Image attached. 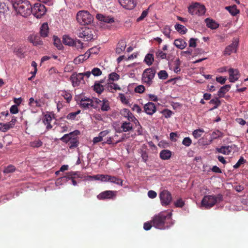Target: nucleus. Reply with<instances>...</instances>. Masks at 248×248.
Returning <instances> with one entry per match:
<instances>
[{
	"instance_id": "f257e3e1",
	"label": "nucleus",
	"mask_w": 248,
	"mask_h": 248,
	"mask_svg": "<svg viewBox=\"0 0 248 248\" xmlns=\"http://www.w3.org/2000/svg\"><path fill=\"white\" fill-rule=\"evenodd\" d=\"M13 7L17 14L27 17L31 13V6L27 0H13Z\"/></svg>"
},
{
	"instance_id": "f03ea898",
	"label": "nucleus",
	"mask_w": 248,
	"mask_h": 248,
	"mask_svg": "<svg viewBox=\"0 0 248 248\" xmlns=\"http://www.w3.org/2000/svg\"><path fill=\"white\" fill-rule=\"evenodd\" d=\"M171 213L160 212L155 215L153 218V226L158 229H165L170 226L168 224L167 220L171 219Z\"/></svg>"
},
{
	"instance_id": "7ed1b4c3",
	"label": "nucleus",
	"mask_w": 248,
	"mask_h": 248,
	"mask_svg": "<svg viewBox=\"0 0 248 248\" xmlns=\"http://www.w3.org/2000/svg\"><path fill=\"white\" fill-rule=\"evenodd\" d=\"M76 19L80 25H88L93 22V17L88 11L82 10L77 13Z\"/></svg>"
},
{
	"instance_id": "20e7f679",
	"label": "nucleus",
	"mask_w": 248,
	"mask_h": 248,
	"mask_svg": "<svg viewBox=\"0 0 248 248\" xmlns=\"http://www.w3.org/2000/svg\"><path fill=\"white\" fill-rule=\"evenodd\" d=\"M221 200V197L220 195L217 196L213 195L205 196L202 201V205L205 208H210Z\"/></svg>"
},
{
	"instance_id": "39448f33",
	"label": "nucleus",
	"mask_w": 248,
	"mask_h": 248,
	"mask_svg": "<svg viewBox=\"0 0 248 248\" xmlns=\"http://www.w3.org/2000/svg\"><path fill=\"white\" fill-rule=\"evenodd\" d=\"M206 9L204 5L195 3L188 7V12L192 15L202 16L205 13Z\"/></svg>"
},
{
	"instance_id": "423d86ee",
	"label": "nucleus",
	"mask_w": 248,
	"mask_h": 248,
	"mask_svg": "<svg viewBox=\"0 0 248 248\" xmlns=\"http://www.w3.org/2000/svg\"><path fill=\"white\" fill-rule=\"evenodd\" d=\"M78 33L79 37L83 38L86 41H90L93 37L92 30L86 27L81 28L78 31Z\"/></svg>"
},
{
	"instance_id": "0eeeda50",
	"label": "nucleus",
	"mask_w": 248,
	"mask_h": 248,
	"mask_svg": "<svg viewBox=\"0 0 248 248\" xmlns=\"http://www.w3.org/2000/svg\"><path fill=\"white\" fill-rule=\"evenodd\" d=\"M155 72L152 68L145 69L142 75V80L144 83L150 85L152 83V80L155 75Z\"/></svg>"
},
{
	"instance_id": "6e6552de",
	"label": "nucleus",
	"mask_w": 248,
	"mask_h": 248,
	"mask_svg": "<svg viewBox=\"0 0 248 248\" xmlns=\"http://www.w3.org/2000/svg\"><path fill=\"white\" fill-rule=\"evenodd\" d=\"M46 11V9L45 6L40 3H36L32 8L31 7V13L38 18L45 15Z\"/></svg>"
},
{
	"instance_id": "1a4fd4ad",
	"label": "nucleus",
	"mask_w": 248,
	"mask_h": 248,
	"mask_svg": "<svg viewBox=\"0 0 248 248\" xmlns=\"http://www.w3.org/2000/svg\"><path fill=\"white\" fill-rule=\"evenodd\" d=\"M159 198L162 206L170 204L172 201V196L170 193L166 190H163L160 193Z\"/></svg>"
},
{
	"instance_id": "9d476101",
	"label": "nucleus",
	"mask_w": 248,
	"mask_h": 248,
	"mask_svg": "<svg viewBox=\"0 0 248 248\" xmlns=\"http://www.w3.org/2000/svg\"><path fill=\"white\" fill-rule=\"evenodd\" d=\"M79 104L80 106L84 108H88L91 107L94 108L97 107L95 105L94 98L92 100L88 97H83L81 98Z\"/></svg>"
},
{
	"instance_id": "9b49d317",
	"label": "nucleus",
	"mask_w": 248,
	"mask_h": 248,
	"mask_svg": "<svg viewBox=\"0 0 248 248\" xmlns=\"http://www.w3.org/2000/svg\"><path fill=\"white\" fill-rule=\"evenodd\" d=\"M238 45V41L237 39L234 40L232 43L227 46L223 54L225 55H230L232 53H234L236 51L237 47Z\"/></svg>"
},
{
	"instance_id": "f8f14e48",
	"label": "nucleus",
	"mask_w": 248,
	"mask_h": 248,
	"mask_svg": "<svg viewBox=\"0 0 248 248\" xmlns=\"http://www.w3.org/2000/svg\"><path fill=\"white\" fill-rule=\"evenodd\" d=\"M95 105L98 107H100L102 111H107L110 109L109 104L108 100L103 99L101 100L97 98H94Z\"/></svg>"
},
{
	"instance_id": "ddd939ff",
	"label": "nucleus",
	"mask_w": 248,
	"mask_h": 248,
	"mask_svg": "<svg viewBox=\"0 0 248 248\" xmlns=\"http://www.w3.org/2000/svg\"><path fill=\"white\" fill-rule=\"evenodd\" d=\"M144 110L147 114L152 115L156 112V108L154 103L149 102L144 105Z\"/></svg>"
},
{
	"instance_id": "4468645a",
	"label": "nucleus",
	"mask_w": 248,
	"mask_h": 248,
	"mask_svg": "<svg viewBox=\"0 0 248 248\" xmlns=\"http://www.w3.org/2000/svg\"><path fill=\"white\" fill-rule=\"evenodd\" d=\"M228 72L229 74V79L231 82H234L239 79L240 74L237 69L230 68Z\"/></svg>"
},
{
	"instance_id": "2eb2a0df",
	"label": "nucleus",
	"mask_w": 248,
	"mask_h": 248,
	"mask_svg": "<svg viewBox=\"0 0 248 248\" xmlns=\"http://www.w3.org/2000/svg\"><path fill=\"white\" fill-rule=\"evenodd\" d=\"M120 4L124 8L132 9L134 8L136 3L134 0H118Z\"/></svg>"
},
{
	"instance_id": "dca6fc26",
	"label": "nucleus",
	"mask_w": 248,
	"mask_h": 248,
	"mask_svg": "<svg viewBox=\"0 0 248 248\" xmlns=\"http://www.w3.org/2000/svg\"><path fill=\"white\" fill-rule=\"evenodd\" d=\"M116 193L117 191H116L107 190L98 195L97 198L99 200L110 199L113 197L115 196Z\"/></svg>"
},
{
	"instance_id": "f3484780",
	"label": "nucleus",
	"mask_w": 248,
	"mask_h": 248,
	"mask_svg": "<svg viewBox=\"0 0 248 248\" xmlns=\"http://www.w3.org/2000/svg\"><path fill=\"white\" fill-rule=\"evenodd\" d=\"M13 6V0H1V13H5L9 11Z\"/></svg>"
},
{
	"instance_id": "a211bd4d",
	"label": "nucleus",
	"mask_w": 248,
	"mask_h": 248,
	"mask_svg": "<svg viewBox=\"0 0 248 248\" xmlns=\"http://www.w3.org/2000/svg\"><path fill=\"white\" fill-rule=\"evenodd\" d=\"M122 114L127 118L129 121L134 122L135 124L138 123L139 124V122L137 119L134 116L130 111L126 108H124L122 110Z\"/></svg>"
},
{
	"instance_id": "6ab92c4d",
	"label": "nucleus",
	"mask_w": 248,
	"mask_h": 248,
	"mask_svg": "<svg viewBox=\"0 0 248 248\" xmlns=\"http://www.w3.org/2000/svg\"><path fill=\"white\" fill-rule=\"evenodd\" d=\"M96 17L98 20L106 23H112L114 22V19L112 17L101 14H97Z\"/></svg>"
},
{
	"instance_id": "aec40b11",
	"label": "nucleus",
	"mask_w": 248,
	"mask_h": 248,
	"mask_svg": "<svg viewBox=\"0 0 248 248\" xmlns=\"http://www.w3.org/2000/svg\"><path fill=\"white\" fill-rule=\"evenodd\" d=\"M180 64L181 61L179 59H177L169 64V67L170 69L172 70L175 73H178L181 71Z\"/></svg>"
},
{
	"instance_id": "412c9836",
	"label": "nucleus",
	"mask_w": 248,
	"mask_h": 248,
	"mask_svg": "<svg viewBox=\"0 0 248 248\" xmlns=\"http://www.w3.org/2000/svg\"><path fill=\"white\" fill-rule=\"evenodd\" d=\"M79 133V131L75 130L69 133V134L64 135L61 138H60V140L64 142L68 143L70 140H71L72 138H74L75 136H78Z\"/></svg>"
},
{
	"instance_id": "4be33fe9",
	"label": "nucleus",
	"mask_w": 248,
	"mask_h": 248,
	"mask_svg": "<svg viewBox=\"0 0 248 248\" xmlns=\"http://www.w3.org/2000/svg\"><path fill=\"white\" fill-rule=\"evenodd\" d=\"M233 149L232 146H221L220 148H217L216 151L219 153L224 155H229Z\"/></svg>"
},
{
	"instance_id": "5701e85b",
	"label": "nucleus",
	"mask_w": 248,
	"mask_h": 248,
	"mask_svg": "<svg viewBox=\"0 0 248 248\" xmlns=\"http://www.w3.org/2000/svg\"><path fill=\"white\" fill-rule=\"evenodd\" d=\"M90 55L89 52H86L84 54L80 55L76 58L74 60V62L76 64L83 62L85 60L89 58Z\"/></svg>"
},
{
	"instance_id": "b1692460",
	"label": "nucleus",
	"mask_w": 248,
	"mask_h": 248,
	"mask_svg": "<svg viewBox=\"0 0 248 248\" xmlns=\"http://www.w3.org/2000/svg\"><path fill=\"white\" fill-rule=\"evenodd\" d=\"M49 32V28L47 23H44L40 30V35L43 37H46L47 36Z\"/></svg>"
},
{
	"instance_id": "393cba45",
	"label": "nucleus",
	"mask_w": 248,
	"mask_h": 248,
	"mask_svg": "<svg viewBox=\"0 0 248 248\" xmlns=\"http://www.w3.org/2000/svg\"><path fill=\"white\" fill-rule=\"evenodd\" d=\"M174 45L180 49H184L187 46V43L182 39H177L174 41Z\"/></svg>"
},
{
	"instance_id": "a878e982",
	"label": "nucleus",
	"mask_w": 248,
	"mask_h": 248,
	"mask_svg": "<svg viewBox=\"0 0 248 248\" xmlns=\"http://www.w3.org/2000/svg\"><path fill=\"white\" fill-rule=\"evenodd\" d=\"M77 173H78V172H69L68 173V177H62V178H61L59 179L57 181L56 184L57 185H58L59 184V183L61 182V181L63 179H66V180L68 178L70 179V178H72V184L74 186H76L77 184L76 181L73 179V176L77 175Z\"/></svg>"
},
{
	"instance_id": "bb28decb",
	"label": "nucleus",
	"mask_w": 248,
	"mask_h": 248,
	"mask_svg": "<svg viewBox=\"0 0 248 248\" xmlns=\"http://www.w3.org/2000/svg\"><path fill=\"white\" fill-rule=\"evenodd\" d=\"M52 120V117L50 114H46L43 119V122L47 129H50L52 128V126L50 124V123Z\"/></svg>"
},
{
	"instance_id": "cd10ccee",
	"label": "nucleus",
	"mask_w": 248,
	"mask_h": 248,
	"mask_svg": "<svg viewBox=\"0 0 248 248\" xmlns=\"http://www.w3.org/2000/svg\"><path fill=\"white\" fill-rule=\"evenodd\" d=\"M231 88L230 85H226L223 87H221L217 93V95L219 97H222L224 96V94L229 91Z\"/></svg>"
},
{
	"instance_id": "c85d7f7f",
	"label": "nucleus",
	"mask_w": 248,
	"mask_h": 248,
	"mask_svg": "<svg viewBox=\"0 0 248 248\" xmlns=\"http://www.w3.org/2000/svg\"><path fill=\"white\" fill-rule=\"evenodd\" d=\"M171 152L168 150H163L160 153V157L162 159L167 160L170 158Z\"/></svg>"
},
{
	"instance_id": "c756f323",
	"label": "nucleus",
	"mask_w": 248,
	"mask_h": 248,
	"mask_svg": "<svg viewBox=\"0 0 248 248\" xmlns=\"http://www.w3.org/2000/svg\"><path fill=\"white\" fill-rule=\"evenodd\" d=\"M108 182L116 184L120 186H123V181L122 179L115 176L109 175Z\"/></svg>"
},
{
	"instance_id": "7c9ffc66",
	"label": "nucleus",
	"mask_w": 248,
	"mask_h": 248,
	"mask_svg": "<svg viewBox=\"0 0 248 248\" xmlns=\"http://www.w3.org/2000/svg\"><path fill=\"white\" fill-rule=\"evenodd\" d=\"M205 22L207 27L212 29H217L218 27V24L212 19L207 18L205 20Z\"/></svg>"
},
{
	"instance_id": "2f4dec72",
	"label": "nucleus",
	"mask_w": 248,
	"mask_h": 248,
	"mask_svg": "<svg viewBox=\"0 0 248 248\" xmlns=\"http://www.w3.org/2000/svg\"><path fill=\"white\" fill-rule=\"evenodd\" d=\"M29 105L31 108H35L36 107H39L41 106L40 100H35L32 97L30 98Z\"/></svg>"
},
{
	"instance_id": "473e14b6",
	"label": "nucleus",
	"mask_w": 248,
	"mask_h": 248,
	"mask_svg": "<svg viewBox=\"0 0 248 248\" xmlns=\"http://www.w3.org/2000/svg\"><path fill=\"white\" fill-rule=\"evenodd\" d=\"M222 133L219 130H217L212 133L210 136V142H212L213 140L218 138L221 137Z\"/></svg>"
},
{
	"instance_id": "72a5a7b5",
	"label": "nucleus",
	"mask_w": 248,
	"mask_h": 248,
	"mask_svg": "<svg viewBox=\"0 0 248 248\" xmlns=\"http://www.w3.org/2000/svg\"><path fill=\"white\" fill-rule=\"evenodd\" d=\"M126 47V44L124 42L121 41L118 43V46L116 49V52L120 54L122 51H124Z\"/></svg>"
},
{
	"instance_id": "f704fd0d",
	"label": "nucleus",
	"mask_w": 248,
	"mask_h": 248,
	"mask_svg": "<svg viewBox=\"0 0 248 248\" xmlns=\"http://www.w3.org/2000/svg\"><path fill=\"white\" fill-rule=\"evenodd\" d=\"M175 29L182 34H185L187 31V29L183 25L179 24H177L175 25Z\"/></svg>"
},
{
	"instance_id": "c9c22d12",
	"label": "nucleus",
	"mask_w": 248,
	"mask_h": 248,
	"mask_svg": "<svg viewBox=\"0 0 248 248\" xmlns=\"http://www.w3.org/2000/svg\"><path fill=\"white\" fill-rule=\"evenodd\" d=\"M154 56L152 54H147L144 58V62L149 66L152 65L154 62Z\"/></svg>"
},
{
	"instance_id": "e433bc0d",
	"label": "nucleus",
	"mask_w": 248,
	"mask_h": 248,
	"mask_svg": "<svg viewBox=\"0 0 248 248\" xmlns=\"http://www.w3.org/2000/svg\"><path fill=\"white\" fill-rule=\"evenodd\" d=\"M121 128L124 132L129 131L132 128V125L129 122H124L123 123Z\"/></svg>"
},
{
	"instance_id": "4c0bfd02",
	"label": "nucleus",
	"mask_w": 248,
	"mask_h": 248,
	"mask_svg": "<svg viewBox=\"0 0 248 248\" xmlns=\"http://www.w3.org/2000/svg\"><path fill=\"white\" fill-rule=\"evenodd\" d=\"M225 9L232 16H235L239 13V11L235 5L227 6L225 7Z\"/></svg>"
},
{
	"instance_id": "58836bf2",
	"label": "nucleus",
	"mask_w": 248,
	"mask_h": 248,
	"mask_svg": "<svg viewBox=\"0 0 248 248\" xmlns=\"http://www.w3.org/2000/svg\"><path fill=\"white\" fill-rule=\"evenodd\" d=\"M68 142L70 148L72 149L77 147L78 144L77 136H75L74 138H72L71 140H70Z\"/></svg>"
},
{
	"instance_id": "ea45409f",
	"label": "nucleus",
	"mask_w": 248,
	"mask_h": 248,
	"mask_svg": "<svg viewBox=\"0 0 248 248\" xmlns=\"http://www.w3.org/2000/svg\"><path fill=\"white\" fill-rule=\"evenodd\" d=\"M43 144V142L39 139H35L31 141L30 143V145L33 148H38L41 147Z\"/></svg>"
},
{
	"instance_id": "a19ab883",
	"label": "nucleus",
	"mask_w": 248,
	"mask_h": 248,
	"mask_svg": "<svg viewBox=\"0 0 248 248\" xmlns=\"http://www.w3.org/2000/svg\"><path fill=\"white\" fill-rule=\"evenodd\" d=\"M61 95L66 100L67 103H69L72 99L71 94L69 92L62 91L61 93Z\"/></svg>"
},
{
	"instance_id": "79ce46f5",
	"label": "nucleus",
	"mask_w": 248,
	"mask_h": 248,
	"mask_svg": "<svg viewBox=\"0 0 248 248\" xmlns=\"http://www.w3.org/2000/svg\"><path fill=\"white\" fill-rule=\"evenodd\" d=\"M204 130L202 129H198L194 130V131L192 133V135L194 138L198 139L200 137H201L202 134L204 133Z\"/></svg>"
},
{
	"instance_id": "37998d69",
	"label": "nucleus",
	"mask_w": 248,
	"mask_h": 248,
	"mask_svg": "<svg viewBox=\"0 0 248 248\" xmlns=\"http://www.w3.org/2000/svg\"><path fill=\"white\" fill-rule=\"evenodd\" d=\"M30 41L34 46L41 45L43 44L42 41L38 37H34L33 38H32V37H31L30 38Z\"/></svg>"
},
{
	"instance_id": "c03bdc74",
	"label": "nucleus",
	"mask_w": 248,
	"mask_h": 248,
	"mask_svg": "<svg viewBox=\"0 0 248 248\" xmlns=\"http://www.w3.org/2000/svg\"><path fill=\"white\" fill-rule=\"evenodd\" d=\"M119 98L123 104L130 105L129 99L126 97L124 93H119Z\"/></svg>"
},
{
	"instance_id": "a18cd8bd",
	"label": "nucleus",
	"mask_w": 248,
	"mask_h": 248,
	"mask_svg": "<svg viewBox=\"0 0 248 248\" xmlns=\"http://www.w3.org/2000/svg\"><path fill=\"white\" fill-rule=\"evenodd\" d=\"M171 31L170 27L169 26H165L162 29L163 33L167 37L170 38V33Z\"/></svg>"
},
{
	"instance_id": "49530a36",
	"label": "nucleus",
	"mask_w": 248,
	"mask_h": 248,
	"mask_svg": "<svg viewBox=\"0 0 248 248\" xmlns=\"http://www.w3.org/2000/svg\"><path fill=\"white\" fill-rule=\"evenodd\" d=\"M63 42L64 44L68 46H72L74 44L73 40L68 36H63Z\"/></svg>"
},
{
	"instance_id": "de8ad7c7",
	"label": "nucleus",
	"mask_w": 248,
	"mask_h": 248,
	"mask_svg": "<svg viewBox=\"0 0 248 248\" xmlns=\"http://www.w3.org/2000/svg\"><path fill=\"white\" fill-rule=\"evenodd\" d=\"M53 40L54 45L58 48V49H61L62 47V45L60 39H59L56 36H54Z\"/></svg>"
},
{
	"instance_id": "09e8293b",
	"label": "nucleus",
	"mask_w": 248,
	"mask_h": 248,
	"mask_svg": "<svg viewBox=\"0 0 248 248\" xmlns=\"http://www.w3.org/2000/svg\"><path fill=\"white\" fill-rule=\"evenodd\" d=\"M93 89L96 93H100L103 91L104 87L100 83H95L94 85Z\"/></svg>"
},
{
	"instance_id": "8fccbe9b",
	"label": "nucleus",
	"mask_w": 248,
	"mask_h": 248,
	"mask_svg": "<svg viewBox=\"0 0 248 248\" xmlns=\"http://www.w3.org/2000/svg\"><path fill=\"white\" fill-rule=\"evenodd\" d=\"M174 205L176 207L181 208L185 205V202L182 199L180 198L174 202Z\"/></svg>"
},
{
	"instance_id": "3c124183",
	"label": "nucleus",
	"mask_w": 248,
	"mask_h": 248,
	"mask_svg": "<svg viewBox=\"0 0 248 248\" xmlns=\"http://www.w3.org/2000/svg\"><path fill=\"white\" fill-rule=\"evenodd\" d=\"M120 76L116 73H112L109 75V82H110V80L111 81H116L118 80L119 79Z\"/></svg>"
},
{
	"instance_id": "603ef678",
	"label": "nucleus",
	"mask_w": 248,
	"mask_h": 248,
	"mask_svg": "<svg viewBox=\"0 0 248 248\" xmlns=\"http://www.w3.org/2000/svg\"><path fill=\"white\" fill-rule=\"evenodd\" d=\"M108 88L110 90L112 89L115 91L121 90V88L117 84L110 82H109L108 84Z\"/></svg>"
},
{
	"instance_id": "864d4df0",
	"label": "nucleus",
	"mask_w": 248,
	"mask_h": 248,
	"mask_svg": "<svg viewBox=\"0 0 248 248\" xmlns=\"http://www.w3.org/2000/svg\"><path fill=\"white\" fill-rule=\"evenodd\" d=\"M158 76L160 79H165L168 78V75L166 71L161 70L158 73Z\"/></svg>"
},
{
	"instance_id": "5fc2aeb1",
	"label": "nucleus",
	"mask_w": 248,
	"mask_h": 248,
	"mask_svg": "<svg viewBox=\"0 0 248 248\" xmlns=\"http://www.w3.org/2000/svg\"><path fill=\"white\" fill-rule=\"evenodd\" d=\"M68 127L67 124H61L58 127V130L61 133H63L68 131Z\"/></svg>"
},
{
	"instance_id": "6e6d98bb",
	"label": "nucleus",
	"mask_w": 248,
	"mask_h": 248,
	"mask_svg": "<svg viewBox=\"0 0 248 248\" xmlns=\"http://www.w3.org/2000/svg\"><path fill=\"white\" fill-rule=\"evenodd\" d=\"M212 142H210V140H209V141H207L206 140H205L204 138H202L201 139H200L199 140H198V143L200 145H202V146H204V145H209Z\"/></svg>"
},
{
	"instance_id": "4d7b16f0",
	"label": "nucleus",
	"mask_w": 248,
	"mask_h": 248,
	"mask_svg": "<svg viewBox=\"0 0 248 248\" xmlns=\"http://www.w3.org/2000/svg\"><path fill=\"white\" fill-rule=\"evenodd\" d=\"M161 113L163 115V116L166 118L170 117L172 114V112L171 110L167 109L162 110L161 111Z\"/></svg>"
},
{
	"instance_id": "13d9d810",
	"label": "nucleus",
	"mask_w": 248,
	"mask_h": 248,
	"mask_svg": "<svg viewBox=\"0 0 248 248\" xmlns=\"http://www.w3.org/2000/svg\"><path fill=\"white\" fill-rule=\"evenodd\" d=\"M210 103L215 105L214 107L210 109V110H213L215 108H217V107L220 104V101H219V100L218 99H212L211 100H210Z\"/></svg>"
},
{
	"instance_id": "bf43d9fd",
	"label": "nucleus",
	"mask_w": 248,
	"mask_h": 248,
	"mask_svg": "<svg viewBox=\"0 0 248 248\" xmlns=\"http://www.w3.org/2000/svg\"><path fill=\"white\" fill-rule=\"evenodd\" d=\"M134 90L136 93H141L144 92L145 87L144 86L140 85L136 87Z\"/></svg>"
},
{
	"instance_id": "052dcab7",
	"label": "nucleus",
	"mask_w": 248,
	"mask_h": 248,
	"mask_svg": "<svg viewBox=\"0 0 248 248\" xmlns=\"http://www.w3.org/2000/svg\"><path fill=\"white\" fill-rule=\"evenodd\" d=\"M192 143L191 140L189 137H186L184 139L182 143L186 146H189Z\"/></svg>"
},
{
	"instance_id": "680f3d73",
	"label": "nucleus",
	"mask_w": 248,
	"mask_h": 248,
	"mask_svg": "<svg viewBox=\"0 0 248 248\" xmlns=\"http://www.w3.org/2000/svg\"><path fill=\"white\" fill-rule=\"evenodd\" d=\"M156 56L157 58L164 59L166 58L167 54L162 50H159L156 52Z\"/></svg>"
},
{
	"instance_id": "e2e57ef3",
	"label": "nucleus",
	"mask_w": 248,
	"mask_h": 248,
	"mask_svg": "<svg viewBox=\"0 0 248 248\" xmlns=\"http://www.w3.org/2000/svg\"><path fill=\"white\" fill-rule=\"evenodd\" d=\"M92 74L94 76H99L102 74V72L99 68H94L92 70Z\"/></svg>"
},
{
	"instance_id": "0e129e2a",
	"label": "nucleus",
	"mask_w": 248,
	"mask_h": 248,
	"mask_svg": "<svg viewBox=\"0 0 248 248\" xmlns=\"http://www.w3.org/2000/svg\"><path fill=\"white\" fill-rule=\"evenodd\" d=\"M245 162V160L244 159L243 157H241L237 161V162L233 166V168L234 169H237L239 168L241 165L244 164Z\"/></svg>"
},
{
	"instance_id": "69168bd1",
	"label": "nucleus",
	"mask_w": 248,
	"mask_h": 248,
	"mask_svg": "<svg viewBox=\"0 0 248 248\" xmlns=\"http://www.w3.org/2000/svg\"><path fill=\"white\" fill-rule=\"evenodd\" d=\"M15 170V168L14 166L9 165L6 167L3 170L5 173H10L13 172Z\"/></svg>"
},
{
	"instance_id": "338daca9",
	"label": "nucleus",
	"mask_w": 248,
	"mask_h": 248,
	"mask_svg": "<svg viewBox=\"0 0 248 248\" xmlns=\"http://www.w3.org/2000/svg\"><path fill=\"white\" fill-rule=\"evenodd\" d=\"M11 128H12V126H11V124H10L9 123L3 124H1V130L6 131Z\"/></svg>"
},
{
	"instance_id": "774afa93",
	"label": "nucleus",
	"mask_w": 248,
	"mask_h": 248,
	"mask_svg": "<svg viewBox=\"0 0 248 248\" xmlns=\"http://www.w3.org/2000/svg\"><path fill=\"white\" fill-rule=\"evenodd\" d=\"M148 10H145L142 12L141 16L137 19L138 22L142 20L148 15Z\"/></svg>"
}]
</instances>
